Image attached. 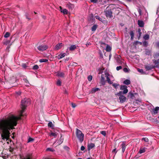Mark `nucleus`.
<instances>
[{"instance_id":"1","label":"nucleus","mask_w":159,"mask_h":159,"mask_svg":"<svg viewBox=\"0 0 159 159\" xmlns=\"http://www.w3.org/2000/svg\"><path fill=\"white\" fill-rule=\"evenodd\" d=\"M30 104V100L25 98L21 102L22 110L20 111L19 116H11L7 118L0 120V132L2 133L1 136L2 139L8 140L10 137V131L15 129V126L17 124V120L21 119L24 109Z\"/></svg>"},{"instance_id":"2","label":"nucleus","mask_w":159,"mask_h":159,"mask_svg":"<svg viewBox=\"0 0 159 159\" xmlns=\"http://www.w3.org/2000/svg\"><path fill=\"white\" fill-rule=\"evenodd\" d=\"M76 134L79 140L81 142H82L84 140V134L81 131L78 129H76Z\"/></svg>"},{"instance_id":"3","label":"nucleus","mask_w":159,"mask_h":159,"mask_svg":"<svg viewBox=\"0 0 159 159\" xmlns=\"http://www.w3.org/2000/svg\"><path fill=\"white\" fill-rule=\"evenodd\" d=\"M105 14L107 17L111 18L112 17V12L111 9L106 10Z\"/></svg>"},{"instance_id":"4","label":"nucleus","mask_w":159,"mask_h":159,"mask_svg":"<svg viewBox=\"0 0 159 159\" xmlns=\"http://www.w3.org/2000/svg\"><path fill=\"white\" fill-rule=\"evenodd\" d=\"M48 48V47L45 45H41L38 47V49L40 51H43L46 49H47Z\"/></svg>"},{"instance_id":"5","label":"nucleus","mask_w":159,"mask_h":159,"mask_svg":"<svg viewBox=\"0 0 159 159\" xmlns=\"http://www.w3.org/2000/svg\"><path fill=\"white\" fill-rule=\"evenodd\" d=\"M159 111V107H156L152 109L151 111V112L152 115H155L158 113Z\"/></svg>"},{"instance_id":"6","label":"nucleus","mask_w":159,"mask_h":159,"mask_svg":"<svg viewBox=\"0 0 159 159\" xmlns=\"http://www.w3.org/2000/svg\"><path fill=\"white\" fill-rule=\"evenodd\" d=\"M127 87L125 85H122L121 86L120 89L123 90V93L126 94L127 93L128 90L127 89Z\"/></svg>"},{"instance_id":"7","label":"nucleus","mask_w":159,"mask_h":159,"mask_svg":"<svg viewBox=\"0 0 159 159\" xmlns=\"http://www.w3.org/2000/svg\"><path fill=\"white\" fill-rule=\"evenodd\" d=\"M120 102L123 103L125 102L126 100V98L123 95H120L119 98Z\"/></svg>"},{"instance_id":"8","label":"nucleus","mask_w":159,"mask_h":159,"mask_svg":"<svg viewBox=\"0 0 159 159\" xmlns=\"http://www.w3.org/2000/svg\"><path fill=\"white\" fill-rule=\"evenodd\" d=\"M66 7L69 9L72 10L74 8V6L73 4H71L70 2H68L66 5Z\"/></svg>"},{"instance_id":"9","label":"nucleus","mask_w":159,"mask_h":159,"mask_svg":"<svg viewBox=\"0 0 159 159\" xmlns=\"http://www.w3.org/2000/svg\"><path fill=\"white\" fill-rule=\"evenodd\" d=\"M100 89L98 88H93L90 91V93H95L96 92L98 91H100Z\"/></svg>"},{"instance_id":"10","label":"nucleus","mask_w":159,"mask_h":159,"mask_svg":"<svg viewBox=\"0 0 159 159\" xmlns=\"http://www.w3.org/2000/svg\"><path fill=\"white\" fill-rule=\"evenodd\" d=\"M23 82L25 84V85L26 86H29V84H30V83L29 82V81L27 79V78L26 77H24V78L23 79Z\"/></svg>"},{"instance_id":"11","label":"nucleus","mask_w":159,"mask_h":159,"mask_svg":"<svg viewBox=\"0 0 159 159\" xmlns=\"http://www.w3.org/2000/svg\"><path fill=\"white\" fill-rule=\"evenodd\" d=\"M77 46L75 45H71L69 47L68 49L70 51H73L76 49Z\"/></svg>"},{"instance_id":"12","label":"nucleus","mask_w":159,"mask_h":159,"mask_svg":"<svg viewBox=\"0 0 159 159\" xmlns=\"http://www.w3.org/2000/svg\"><path fill=\"white\" fill-rule=\"evenodd\" d=\"M63 46L62 44V43H59L57 44L55 46V49L58 50L59 49L61 48Z\"/></svg>"},{"instance_id":"13","label":"nucleus","mask_w":159,"mask_h":159,"mask_svg":"<svg viewBox=\"0 0 159 159\" xmlns=\"http://www.w3.org/2000/svg\"><path fill=\"white\" fill-rule=\"evenodd\" d=\"M120 55H117L115 57L116 59L117 63H121V61L120 59Z\"/></svg>"},{"instance_id":"14","label":"nucleus","mask_w":159,"mask_h":159,"mask_svg":"<svg viewBox=\"0 0 159 159\" xmlns=\"http://www.w3.org/2000/svg\"><path fill=\"white\" fill-rule=\"evenodd\" d=\"M95 146V145L92 143L89 144L88 145V149L89 150Z\"/></svg>"},{"instance_id":"15","label":"nucleus","mask_w":159,"mask_h":159,"mask_svg":"<svg viewBox=\"0 0 159 159\" xmlns=\"http://www.w3.org/2000/svg\"><path fill=\"white\" fill-rule=\"evenodd\" d=\"M138 24L139 27H143L144 26V23L142 20H138Z\"/></svg>"},{"instance_id":"16","label":"nucleus","mask_w":159,"mask_h":159,"mask_svg":"<svg viewBox=\"0 0 159 159\" xmlns=\"http://www.w3.org/2000/svg\"><path fill=\"white\" fill-rule=\"evenodd\" d=\"M101 83L102 85L105 84V78L103 75H102L101 76Z\"/></svg>"},{"instance_id":"17","label":"nucleus","mask_w":159,"mask_h":159,"mask_svg":"<svg viewBox=\"0 0 159 159\" xmlns=\"http://www.w3.org/2000/svg\"><path fill=\"white\" fill-rule=\"evenodd\" d=\"M146 149L147 148L145 147L140 148L139 151V153L140 154H141L143 153L144 152H145Z\"/></svg>"},{"instance_id":"18","label":"nucleus","mask_w":159,"mask_h":159,"mask_svg":"<svg viewBox=\"0 0 159 159\" xmlns=\"http://www.w3.org/2000/svg\"><path fill=\"white\" fill-rule=\"evenodd\" d=\"M121 147L122 148V152L123 153L125 149V144L124 142H123L122 143V144H121Z\"/></svg>"},{"instance_id":"19","label":"nucleus","mask_w":159,"mask_h":159,"mask_svg":"<svg viewBox=\"0 0 159 159\" xmlns=\"http://www.w3.org/2000/svg\"><path fill=\"white\" fill-rule=\"evenodd\" d=\"M153 62L156 65L155 67L159 68V65H158L159 63V60L156 61L155 59L153 60Z\"/></svg>"},{"instance_id":"20","label":"nucleus","mask_w":159,"mask_h":159,"mask_svg":"<svg viewBox=\"0 0 159 159\" xmlns=\"http://www.w3.org/2000/svg\"><path fill=\"white\" fill-rule=\"evenodd\" d=\"M66 55L65 53H61L58 56V58L59 59L64 57Z\"/></svg>"},{"instance_id":"21","label":"nucleus","mask_w":159,"mask_h":159,"mask_svg":"<svg viewBox=\"0 0 159 159\" xmlns=\"http://www.w3.org/2000/svg\"><path fill=\"white\" fill-rule=\"evenodd\" d=\"M142 34V32H141V30L139 28L138 30V34L137 35V37H138V39H139L141 36Z\"/></svg>"},{"instance_id":"22","label":"nucleus","mask_w":159,"mask_h":159,"mask_svg":"<svg viewBox=\"0 0 159 159\" xmlns=\"http://www.w3.org/2000/svg\"><path fill=\"white\" fill-rule=\"evenodd\" d=\"M106 78H107V80L108 82L110 84H111L112 83V82L111 81V80L109 77V75L108 74H106Z\"/></svg>"},{"instance_id":"23","label":"nucleus","mask_w":159,"mask_h":159,"mask_svg":"<svg viewBox=\"0 0 159 159\" xmlns=\"http://www.w3.org/2000/svg\"><path fill=\"white\" fill-rule=\"evenodd\" d=\"M63 139L62 138V136H61L60 139L57 142V144L59 145L61 144L63 142Z\"/></svg>"},{"instance_id":"24","label":"nucleus","mask_w":159,"mask_h":159,"mask_svg":"<svg viewBox=\"0 0 159 159\" xmlns=\"http://www.w3.org/2000/svg\"><path fill=\"white\" fill-rule=\"evenodd\" d=\"M154 67L152 66L151 67L150 66L147 65L145 66V68L146 69V70H150L154 68Z\"/></svg>"},{"instance_id":"25","label":"nucleus","mask_w":159,"mask_h":159,"mask_svg":"<svg viewBox=\"0 0 159 159\" xmlns=\"http://www.w3.org/2000/svg\"><path fill=\"white\" fill-rule=\"evenodd\" d=\"M123 83L125 84L128 85L130 84V81L129 80H126L124 81Z\"/></svg>"},{"instance_id":"26","label":"nucleus","mask_w":159,"mask_h":159,"mask_svg":"<svg viewBox=\"0 0 159 159\" xmlns=\"http://www.w3.org/2000/svg\"><path fill=\"white\" fill-rule=\"evenodd\" d=\"M57 75L58 76L63 77L64 75V74L63 72H59L57 73Z\"/></svg>"},{"instance_id":"27","label":"nucleus","mask_w":159,"mask_h":159,"mask_svg":"<svg viewBox=\"0 0 159 159\" xmlns=\"http://www.w3.org/2000/svg\"><path fill=\"white\" fill-rule=\"evenodd\" d=\"M57 135V134L55 133L51 132L49 134V136L50 137H53L55 138Z\"/></svg>"},{"instance_id":"28","label":"nucleus","mask_w":159,"mask_h":159,"mask_svg":"<svg viewBox=\"0 0 159 159\" xmlns=\"http://www.w3.org/2000/svg\"><path fill=\"white\" fill-rule=\"evenodd\" d=\"M111 48L110 46H109L107 45L106 48V50L107 52H110L111 50Z\"/></svg>"},{"instance_id":"29","label":"nucleus","mask_w":159,"mask_h":159,"mask_svg":"<svg viewBox=\"0 0 159 159\" xmlns=\"http://www.w3.org/2000/svg\"><path fill=\"white\" fill-rule=\"evenodd\" d=\"M48 125L52 129H53L54 128V125L51 122H50L48 123Z\"/></svg>"},{"instance_id":"30","label":"nucleus","mask_w":159,"mask_h":159,"mask_svg":"<svg viewBox=\"0 0 159 159\" xmlns=\"http://www.w3.org/2000/svg\"><path fill=\"white\" fill-rule=\"evenodd\" d=\"M130 34L131 36V39L133 40L134 39V33L133 31H130Z\"/></svg>"},{"instance_id":"31","label":"nucleus","mask_w":159,"mask_h":159,"mask_svg":"<svg viewBox=\"0 0 159 159\" xmlns=\"http://www.w3.org/2000/svg\"><path fill=\"white\" fill-rule=\"evenodd\" d=\"M61 12L64 14H68V11L66 9H63V10H62V11H61Z\"/></svg>"},{"instance_id":"32","label":"nucleus","mask_w":159,"mask_h":159,"mask_svg":"<svg viewBox=\"0 0 159 159\" xmlns=\"http://www.w3.org/2000/svg\"><path fill=\"white\" fill-rule=\"evenodd\" d=\"M97 26L96 25H93L92 27V29H91L93 31H95L97 28Z\"/></svg>"},{"instance_id":"33","label":"nucleus","mask_w":159,"mask_h":159,"mask_svg":"<svg viewBox=\"0 0 159 159\" xmlns=\"http://www.w3.org/2000/svg\"><path fill=\"white\" fill-rule=\"evenodd\" d=\"M149 36L148 34H146L143 37V39L145 40H148L149 39Z\"/></svg>"},{"instance_id":"34","label":"nucleus","mask_w":159,"mask_h":159,"mask_svg":"<svg viewBox=\"0 0 159 159\" xmlns=\"http://www.w3.org/2000/svg\"><path fill=\"white\" fill-rule=\"evenodd\" d=\"M10 35V34L9 32H7L4 35V37L6 38L8 37Z\"/></svg>"},{"instance_id":"35","label":"nucleus","mask_w":159,"mask_h":159,"mask_svg":"<svg viewBox=\"0 0 159 159\" xmlns=\"http://www.w3.org/2000/svg\"><path fill=\"white\" fill-rule=\"evenodd\" d=\"M48 61V60L46 59H42L39 60V62H46Z\"/></svg>"},{"instance_id":"36","label":"nucleus","mask_w":159,"mask_h":159,"mask_svg":"<svg viewBox=\"0 0 159 159\" xmlns=\"http://www.w3.org/2000/svg\"><path fill=\"white\" fill-rule=\"evenodd\" d=\"M61 81L59 80H58L57 82V84L59 86H60L61 85Z\"/></svg>"},{"instance_id":"37","label":"nucleus","mask_w":159,"mask_h":159,"mask_svg":"<svg viewBox=\"0 0 159 159\" xmlns=\"http://www.w3.org/2000/svg\"><path fill=\"white\" fill-rule=\"evenodd\" d=\"M137 70L139 72L141 73V74H143L144 73V72L143 71V70L142 69H140L139 68H138Z\"/></svg>"},{"instance_id":"38","label":"nucleus","mask_w":159,"mask_h":159,"mask_svg":"<svg viewBox=\"0 0 159 159\" xmlns=\"http://www.w3.org/2000/svg\"><path fill=\"white\" fill-rule=\"evenodd\" d=\"M91 2L93 3H98V0H90Z\"/></svg>"},{"instance_id":"39","label":"nucleus","mask_w":159,"mask_h":159,"mask_svg":"<svg viewBox=\"0 0 159 159\" xmlns=\"http://www.w3.org/2000/svg\"><path fill=\"white\" fill-rule=\"evenodd\" d=\"M129 95L130 97L131 98H133V97H134V94L133 93H131V92H129Z\"/></svg>"},{"instance_id":"40","label":"nucleus","mask_w":159,"mask_h":159,"mask_svg":"<svg viewBox=\"0 0 159 159\" xmlns=\"http://www.w3.org/2000/svg\"><path fill=\"white\" fill-rule=\"evenodd\" d=\"M39 68V66L37 65H35L33 66V69L34 70H37Z\"/></svg>"},{"instance_id":"41","label":"nucleus","mask_w":159,"mask_h":159,"mask_svg":"<svg viewBox=\"0 0 159 159\" xmlns=\"http://www.w3.org/2000/svg\"><path fill=\"white\" fill-rule=\"evenodd\" d=\"M138 43L140 44V45H142V43L139 42L138 41H136L134 42V44L135 45H137Z\"/></svg>"},{"instance_id":"42","label":"nucleus","mask_w":159,"mask_h":159,"mask_svg":"<svg viewBox=\"0 0 159 159\" xmlns=\"http://www.w3.org/2000/svg\"><path fill=\"white\" fill-rule=\"evenodd\" d=\"M95 17L96 19L98 20L99 21H102V19L99 16H96Z\"/></svg>"},{"instance_id":"43","label":"nucleus","mask_w":159,"mask_h":159,"mask_svg":"<svg viewBox=\"0 0 159 159\" xmlns=\"http://www.w3.org/2000/svg\"><path fill=\"white\" fill-rule=\"evenodd\" d=\"M88 79L89 81H91L92 79V76L91 75H89L88 77Z\"/></svg>"},{"instance_id":"44","label":"nucleus","mask_w":159,"mask_h":159,"mask_svg":"<svg viewBox=\"0 0 159 159\" xmlns=\"http://www.w3.org/2000/svg\"><path fill=\"white\" fill-rule=\"evenodd\" d=\"M46 151H52V152H53L54 151V150L52 148H47V149H46Z\"/></svg>"},{"instance_id":"45","label":"nucleus","mask_w":159,"mask_h":159,"mask_svg":"<svg viewBox=\"0 0 159 159\" xmlns=\"http://www.w3.org/2000/svg\"><path fill=\"white\" fill-rule=\"evenodd\" d=\"M143 46L146 47L148 45V43L146 41H144L143 43Z\"/></svg>"},{"instance_id":"46","label":"nucleus","mask_w":159,"mask_h":159,"mask_svg":"<svg viewBox=\"0 0 159 159\" xmlns=\"http://www.w3.org/2000/svg\"><path fill=\"white\" fill-rule=\"evenodd\" d=\"M142 140H143L145 142H148V138H144L142 139Z\"/></svg>"},{"instance_id":"47","label":"nucleus","mask_w":159,"mask_h":159,"mask_svg":"<svg viewBox=\"0 0 159 159\" xmlns=\"http://www.w3.org/2000/svg\"><path fill=\"white\" fill-rule=\"evenodd\" d=\"M101 133L103 135L105 136L106 135V132L105 131H102L101 132Z\"/></svg>"},{"instance_id":"48","label":"nucleus","mask_w":159,"mask_h":159,"mask_svg":"<svg viewBox=\"0 0 159 159\" xmlns=\"http://www.w3.org/2000/svg\"><path fill=\"white\" fill-rule=\"evenodd\" d=\"M112 85L116 88V89L118 86L119 85V84H112Z\"/></svg>"},{"instance_id":"49","label":"nucleus","mask_w":159,"mask_h":159,"mask_svg":"<svg viewBox=\"0 0 159 159\" xmlns=\"http://www.w3.org/2000/svg\"><path fill=\"white\" fill-rule=\"evenodd\" d=\"M122 67L120 66L116 67V69L117 70H119L122 69Z\"/></svg>"},{"instance_id":"50","label":"nucleus","mask_w":159,"mask_h":159,"mask_svg":"<svg viewBox=\"0 0 159 159\" xmlns=\"http://www.w3.org/2000/svg\"><path fill=\"white\" fill-rule=\"evenodd\" d=\"M34 139L32 138H29L28 140V142H30L33 141Z\"/></svg>"},{"instance_id":"51","label":"nucleus","mask_w":159,"mask_h":159,"mask_svg":"<svg viewBox=\"0 0 159 159\" xmlns=\"http://www.w3.org/2000/svg\"><path fill=\"white\" fill-rule=\"evenodd\" d=\"M21 94V92H20L18 91V92H16V95L17 96L20 95Z\"/></svg>"},{"instance_id":"52","label":"nucleus","mask_w":159,"mask_h":159,"mask_svg":"<svg viewBox=\"0 0 159 159\" xmlns=\"http://www.w3.org/2000/svg\"><path fill=\"white\" fill-rule=\"evenodd\" d=\"M22 66L23 68H25L27 66L25 64H23L22 65Z\"/></svg>"},{"instance_id":"53","label":"nucleus","mask_w":159,"mask_h":159,"mask_svg":"<svg viewBox=\"0 0 159 159\" xmlns=\"http://www.w3.org/2000/svg\"><path fill=\"white\" fill-rule=\"evenodd\" d=\"M123 70L125 72H127L128 71V69L126 68H124Z\"/></svg>"},{"instance_id":"54","label":"nucleus","mask_w":159,"mask_h":159,"mask_svg":"<svg viewBox=\"0 0 159 159\" xmlns=\"http://www.w3.org/2000/svg\"><path fill=\"white\" fill-rule=\"evenodd\" d=\"M80 149L82 151H84L85 149V147L84 146H81Z\"/></svg>"},{"instance_id":"55","label":"nucleus","mask_w":159,"mask_h":159,"mask_svg":"<svg viewBox=\"0 0 159 159\" xmlns=\"http://www.w3.org/2000/svg\"><path fill=\"white\" fill-rule=\"evenodd\" d=\"M123 93V92L122 91H120L119 93H118L117 94L118 95H122L121 94Z\"/></svg>"},{"instance_id":"56","label":"nucleus","mask_w":159,"mask_h":159,"mask_svg":"<svg viewBox=\"0 0 159 159\" xmlns=\"http://www.w3.org/2000/svg\"><path fill=\"white\" fill-rule=\"evenodd\" d=\"M101 21L103 23H107V20H102V21Z\"/></svg>"},{"instance_id":"57","label":"nucleus","mask_w":159,"mask_h":159,"mask_svg":"<svg viewBox=\"0 0 159 159\" xmlns=\"http://www.w3.org/2000/svg\"><path fill=\"white\" fill-rule=\"evenodd\" d=\"M71 104L73 108H75L76 107V105L75 104L72 103Z\"/></svg>"},{"instance_id":"58","label":"nucleus","mask_w":159,"mask_h":159,"mask_svg":"<svg viewBox=\"0 0 159 159\" xmlns=\"http://www.w3.org/2000/svg\"><path fill=\"white\" fill-rule=\"evenodd\" d=\"M91 45V43L90 42L87 43L86 44V45L87 46H88L90 45Z\"/></svg>"},{"instance_id":"59","label":"nucleus","mask_w":159,"mask_h":159,"mask_svg":"<svg viewBox=\"0 0 159 159\" xmlns=\"http://www.w3.org/2000/svg\"><path fill=\"white\" fill-rule=\"evenodd\" d=\"M60 8V11L61 12V11H62V10H63V9H62V7L61 6H60L59 7Z\"/></svg>"},{"instance_id":"60","label":"nucleus","mask_w":159,"mask_h":159,"mask_svg":"<svg viewBox=\"0 0 159 159\" xmlns=\"http://www.w3.org/2000/svg\"><path fill=\"white\" fill-rule=\"evenodd\" d=\"M10 42L9 41H7V42L4 43V44L6 45H7L8 43H9Z\"/></svg>"},{"instance_id":"61","label":"nucleus","mask_w":159,"mask_h":159,"mask_svg":"<svg viewBox=\"0 0 159 159\" xmlns=\"http://www.w3.org/2000/svg\"><path fill=\"white\" fill-rule=\"evenodd\" d=\"M157 46L159 47V42H157Z\"/></svg>"},{"instance_id":"62","label":"nucleus","mask_w":159,"mask_h":159,"mask_svg":"<svg viewBox=\"0 0 159 159\" xmlns=\"http://www.w3.org/2000/svg\"><path fill=\"white\" fill-rule=\"evenodd\" d=\"M126 1L128 2H131L132 1V0H125Z\"/></svg>"},{"instance_id":"63","label":"nucleus","mask_w":159,"mask_h":159,"mask_svg":"<svg viewBox=\"0 0 159 159\" xmlns=\"http://www.w3.org/2000/svg\"><path fill=\"white\" fill-rule=\"evenodd\" d=\"M24 159H30V157H27L26 158H24Z\"/></svg>"},{"instance_id":"64","label":"nucleus","mask_w":159,"mask_h":159,"mask_svg":"<svg viewBox=\"0 0 159 159\" xmlns=\"http://www.w3.org/2000/svg\"><path fill=\"white\" fill-rule=\"evenodd\" d=\"M65 93H66V94H67V91H65Z\"/></svg>"}]
</instances>
